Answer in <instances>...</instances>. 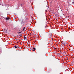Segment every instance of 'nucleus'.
<instances>
[{
	"label": "nucleus",
	"mask_w": 74,
	"mask_h": 74,
	"mask_svg": "<svg viewBox=\"0 0 74 74\" xmlns=\"http://www.w3.org/2000/svg\"><path fill=\"white\" fill-rule=\"evenodd\" d=\"M73 4H74V2H73Z\"/></svg>",
	"instance_id": "nucleus-13"
},
{
	"label": "nucleus",
	"mask_w": 74,
	"mask_h": 74,
	"mask_svg": "<svg viewBox=\"0 0 74 74\" xmlns=\"http://www.w3.org/2000/svg\"><path fill=\"white\" fill-rule=\"evenodd\" d=\"M24 40H26V36H24Z\"/></svg>",
	"instance_id": "nucleus-7"
},
{
	"label": "nucleus",
	"mask_w": 74,
	"mask_h": 74,
	"mask_svg": "<svg viewBox=\"0 0 74 74\" xmlns=\"http://www.w3.org/2000/svg\"><path fill=\"white\" fill-rule=\"evenodd\" d=\"M22 5V4H21V5Z\"/></svg>",
	"instance_id": "nucleus-16"
},
{
	"label": "nucleus",
	"mask_w": 74,
	"mask_h": 74,
	"mask_svg": "<svg viewBox=\"0 0 74 74\" xmlns=\"http://www.w3.org/2000/svg\"><path fill=\"white\" fill-rule=\"evenodd\" d=\"M14 47L15 48H18V47H17L16 45L14 46Z\"/></svg>",
	"instance_id": "nucleus-6"
},
{
	"label": "nucleus",
	"mask_w": 74,
	"mask_h": 74,
	"mask_svg": "<svg viewBox=\"0 0 74 74\" xmlns=\"http://www.w3.org/2000/svg\"><path fill=\"white\" fill-rule=\"evenodd\" d=\"M62 44H63V45H66V43H62V44L61 45H62V48H64V46H63V45H62Z\"/></svg>",
	"instance_id": "nucleus-1"
},
{
	"label": "nucleus",
	"mask_w": 74,
	"mask_h": 74,
	"mask_svg": "<svg viewBox=\"0 0 74 74\" xmlns=\"http://www.w3.org/2000/svg\"><path fill=\"white\" fill-rule=\"evenodd\" d=\"M35 50H36V48H33V50H32V51H35Z\"/></svg>",
	"instance_id": "nucleus-4"
},
{
	"label": "nucleus",
	"mask_w": 74,
	"mask_h": 74,
	"mask_svg": "<svg viewBox=\"0 0 74 74\" xmlns=\"http://www.w3.org/2000/svg\"><path fill=\"white\" fill-rule=\"evenodd\" d=\"M46 27H47V25L45 24V28H46Z\"/></svg>",
	"instance_id": "nucleus-8"
},
{
	"label": "nucleus",
	"mask_w": 74,
	"mask_h": 74,
	"mask_svg": "<svg viewBox=\"0 0 74 74\" xmlns=\"http://www.w3.org/2000/svg\"><path fill=\"white\" fill-rule=\"evenodd\" d=\"M10 19V18L9 17H7L6 18V20H8V19Z\"/></svg>",
	"instance_id": "nucleus-3"
},
{
	"label": "nucleus",
	"mask_w": 74,
	"mask_h": 74,
	"mask_svg": "<svg viewBox=\"0 0 74 74\" xmlns=\"http://www.w3.org/2000/svg\"><path fill=\"white\" fill-rule=\"evenodd\" d=\"M21 33V32H18V34H19V33Z\"/></svg>",
	"instance_id": "nucleus-11"
},
{
	"label": "nucleus",
	"mask_w": 74,
	"mask_h": 74,
	"mask_svg": "<svg viewBox=\"0 0 74 74\" xmlns=\"http://www.w3.org/2000/svg\"><path fill=\"white\" fill-rule=\"evenodd\" d=\"M65 46V45H64V46Z\"/></svg>",
	"instance_id": "nucleus-15"
},
{
	"label": "nucleus",
	"mask_w": 74,
	"mask_h": 74,
	"mask_svg": "<svg viewBox=\"0 0 74 74\" xmlns=\"http://www.w3.org/2000/svg\"><path fill=\"white\" fill-rule=\"evenodd\" d=\"M22 24H23V23H25V22L23 21V20H22L21 21V22Z\"/></svg>",
	"instance_id": "nucleus-2"
},
{
	"label": "nucleus",
	"mask_w": 74,
	"mask_h": 74,
	"mask_svg": "<svg viewBox=\"0 0 74 74\" xmlns=\"http://www.w3.org/2000/svg\"><path fill=\"white\" fill-rule=\"evenodd\" d=\"M64 53H65V54H66V52H65Z\"/></svg>",
	"instance_id": "nucleus-12"
},
{
	"label": "nucleus",
	"mask_w": 74,
	"mask_h": 74,
	"mask_svg": "<svg viewBox=\"0 0 74 74\" xmlns=\"http://www.w3.org/2000/svg\"><path fill=\"white\" fill-rule=\"evenodd\" d=\"M19 36H20V37H21L22 36V34L19 35Z\"/></svg>",
	"instance_id": "nucleus-10"
},
{
	"label": "nucleus",
	"mask_w": 74,
	"mask_h": 74,
	"mask_svg": "<svg viewBox=\"0 0 74 74\" xmlns=\"http://www.w3.org/2000/svg\"><path fill=\"white\" fill-rule=\"evenodd\" d=\"M42 49H44V45H43L42 46Z\"/></svg>",
	"instance_id": "nucleus-5"
},
{
	"label": "nucleus",
	"mask_w": 74,
	"mask_h": 74,
	"mask_svg": "<svg viewBox=\"0 0 74 74\" xmlns=\"http://www.w3.org/2000/svg\"><path fill=\"white\" fill-rule=\"evenodd\" d=\"M68 17H69V16H68Z\"/></svg>",
	"instance_id": "nucleus-14"
},
{
	"label": "nucleus",
	"mask_w": 74,
	"mask_h": 74,
	"mask_svg": "<svg viewBox=\"0 0 74 74\" xmlns=\"http://www.w3.org/2000/svg\"><path fill=\"white\" fill-rule=\"evenodd\" d=\"M25 27H24V28L23 29V30H25Z\"/></svg>",
	"instance_id": "nucleus-9"
}]
</instances>
